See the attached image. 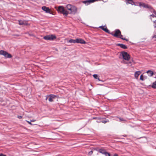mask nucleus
Returning a JSON list of instances; mask_svg holds the SVG:
<instances>
[{
    "mask_svg": "<svg viewBox=\"0 0 156 156\" xmlns=\"http://www.w3.org/2000/svg\"><path fill=\"white\" fill-rule=\"evenodd\" d=\"M58 10L66 16H67L68 14V12L65 10L63 6H59L58 7Z\"/></svg>",
    "mask_w": 156,
    "mask_h": 156,
    "instance_id": "f257e3e1",
    "label": "nucleus"
},
{
    "mask_svg": "<svg viewBox=\"0 0 156 156\" xmlns=\"http://www.w3.org/2000/svg\"><path fill=\"white\" fill-rule=\"evenodd\" d=\"M0 55H4L6 58H10L12 57V55L2 50L0 51Z\"/></svg>",
    "mask_w": 156,
    "mask_h": 156,
    "instance_id": "f03ea898",
    "label": "nucleus"
},
{
    "mask_svg": "<svg viewBox=\"0 0 156 156\" xmlns=\"http://www.w3.org/2000/svg\"><path fill=\"white\" fill-rule=\"evenodd\" d=\"M123 58L126 60H129L130 58V55L126 52L122 51L121 52Z\"/></svg>",
    "mask_w": 156,
    "mask_h": 156,
    "instance_id": "7ed1b4c3",
    "label": "nucleus"
},
{
    "mask_svg": "<svg viewBox=\"0 0 156 156\" xmlns=\"http://www.w3.org/2000/svg\"><path fill=\"white\" fill-rule=\"evenodd\" d=\"M56 38V36L55 35H47L44 36V38L46 40H54Z\"/></svg>",
    "mask_w": 156,
    "mask_h": 156,
    "instance_id": "20e7f679",
    "label": "nucleus"
},
{
    "mask_svg": "<svg viewBox=\"0 0 156 156\" xmlns=\"http://www.w3.org/2000/svg\"><path fill=\"white\" fill-rule=\"evenodd\" d=\"M110 34L115 37H119V36H123L121 34L120 31L119 29H117L115 30V34H113L112 33H110Z\"/></svg>",
    "mask_w": 156,
    "mask_h": 156,
    "instance_id": "39448f33",
    "label": "nucleus"
},
{
    "mask_svg": "<svg viewBox=\"0 0 156 156\" xmlns=\"http://www.w3.org/2000/svg\"><path fill=\"white\" fill-rule=\"evenodd\" d=\"M77 9L76 7L73 5L69 10L70 11L69 13L75 14L77 12Z\"/></svg>",
    "mask_w": 156,
    "mask_h": 156,
    "instance_id": "423d86ee",
    "label": "nucleus"
},
{
    "mask_svg": "<svg viewBox=\"0 0 156 156\" xmlns=\"http://www.w3.org/2000/svg\"><path fill=\"white\" fill-rule=\"evenodd\" d=\"M99 151V152L105 154L106 156H110V153L107 152L105 149H100V150Z\"/></svg>",
    "mask_w": 156,
    "mask_h": 156,
    "instance_id": "0eeeda50",
    "label": "nucleus"
},
{
    "mask_svg": "<svg viewBox=\"0 0 156 156\" xmlns=\"http://www.w3.org/2000/svg\"><path fill=\"white\" fill-rule=\"evenodd\" d=\"M42 9L44 11H45L46 13H49L50 14H52V12L51 11V10L48 7H47L45 6H43L42 7Z\"/></svg>",
    "mask_w": 156,
    "mask_h": 156,
    "instance_id": "6e6552de",
    "label": "nucleus"
},
{
    "mask_svg": "<svg viewBox=\"0 0 156 156\" xmlns=\"http://www.w3.org/2000/svg\"><path fill=\"white\" fill-rule=\"evenodd\" d=\"M76 43H80L81 44L86 43V42L83 39L80 38H77L76 39Z\"/></svg>",
    "mask_w": 156,
    "mask_h": 156,
    "instance_id": "1a4fd4ad",
    "label": "nucleus"
},
{
    "mask_svg": "<svg viewBox=\"0 0 156 156\" xmlns=\"http://www.w3.org/2000/svg\"><path fill=\"white\" fill-rule=\"evenodd\" d=\"M99 28H100L103 30L105 31L106 32L109 34H110L109 30L106 27H105L104 26H101L99 27Z\"/></svg>",
    "mask_w": 156,
    "mask_h": 156,
    "instance_id": "9d476101",
    "label": "nucleus"
},
{
    "mask_svg": "<svg viewBox=\"0 0 156 156\" xmlns=\"http://www.w3.org/2000/svg\"><path fill=\"white\" fill-rule=\"evenodd\" d=\"M98 1V0H87L86 1H84L83 2V3L84 4L87 3V5H88L89 4L92 3L94 2H95Z\"/></svg>",
    "mask_w": 156,
    "mask_h": 156,
    "instance_id": "9b49d317",
    "label": "nucleus"
},
{
    "mask_svg": "<svg viewBox=\"0 0 156 156\" xmlns=\"http://www.w3.org/2000/svg\"><path fill=\"white\" fill-rule=\"evenodd\" d=\"M98 119L100 121H97V122H102L104 123H105L106 122H108L109 121L108 119H107L106 120H104L103 118H98Z\"/></svg>",
    "mask_w": 156,
    "mask_h": 156,
    "instance_id": "f8f14e48",
    "label": "nucleus"
},
{
    "mask_svg": "<svg viewBox=\"0 0 156 156\" xmlns=\"http://www.w3.org/2000/svg\"><path fill=\"white\" fill-rule=\"evenodd\" d=\"M56 97V96L53 94H51L49 96L48 100L51 102L52 101L53 99L55 98Z\"/></svg>",
    "mask_w": 156,
    "mask_h": 156,
    "instance_id": "ddd939ff",
    "label": "nucleus"
},
{
    "mask_svg": "<svg viewBox=\"0 0 156 156\" xmlns=\"http://www.w3.org/2000/svg\"><path fill=\"white\" fill-rule=\"evenodd\" d=\"M19 24L20 25H28V23L24 21L19 20Z\"/></svg>",
    "mask_w": 156,
    "mask_h": 156,
    "instance_id": "4468645a",
    "label": "nucleus"
},
{
    "mask_svg": "<svg viewBox=\"0 0 156 156\" xmlns=\"http://www.w3.org/2000/svg\"><path fill=\"white\" fill-rule=\"evenodd\" d=\"M117 46H120V47L124 49H126L127 48V47L125 45V44H117Z\"/></svg>",
    "mask_w": 156,
    "mask_h": 156,
    "instance_id": "2eb2a0df",
    "label": "nucleus"
},
{
    "mask_svg": "<svg viewBox=\"0 0 156 156\" xmlns=\"http://www.w3.org/2000/svg\"><path fill=\"white\" fill-rule=\"evenodd\" d=\"M141 72L139 71L136 72L134 74V76L136 79H138V76L140 74Z\"/></svg>",
    "mask_w": 156,
    "mask_h": 156,
    "instance_id": "dca6fc26",
    "label": "nucleus"
},
{
    "mask_svg": "<svg viewBox=\"0 0 156 156\" xmlns=\"http://www.w3.org/2000/svg\"><path fill=\"white\" fill-rule=\"evenodd\" d=\"M146 73L148 74V75L150 76H152L154 74L153 72L151 70H149L147 71Z\"/></svg>",
    "mask_w": 156,
    "mask_h": 156,
    "instance_id": "f3484780",
    "label": "nucleus"
},
{
    "mask_svg": "<svg viewBox=\"0 0 156 156\" xmlns=\"http://www.w3.org/2000/svg\"><path fill=\"white\" fill-rule=\"evenodd\" d=\"M127 1V3L129 4H130L132 5H136L134 3V2L133 1V0H126Z\"/></svg>",
    "mask_w": 156,
    "mask_h": 156,
    "instance_id": "a211bd4d",
    "label": "nucleus"
},
{
    "mask_svg": "<svg viewBox=\"0 0 156 156\" xmlns=\"http://www.w3.org/2000/svg\"><path fill=\"white\" fill-rule=\"evenodd\" d=\"M144 8H148L150 9H153V8L151 5H150L148 4H145V6H144Z\"/></svg>",
    "mask_w": 156,
    "mask_h": 156,
    "instance_id": "6ab92c4d",
    "label": "nucleus"
},
{
    "mask_svg": "<svg viewBox=\"0 0 156 156\" xmlns=\"http://www.w3.org/2000/svg\"><path fill=\"white\" fill-rule=\"evenodd\" d=\"M69 42L74 43H76V39L75 40L71 39L69 41Z\"/></svg>",
    "mask_w": 156,
    "mask_h": 156,
    "instance_id": "aec40b11",
    "label": "nucleus"
},
{
    "mask_svg": "<svg viewBox=\"0 0 156 156\" xmlns=\"http://www.w3.org/2000/svg\"><path fill=\"white\" fill-rule=\"evenodd\" d=\"M73 5H70V4H68L66 6V8L68 10H69L70 9L72 8V6Z\"/></svg>",
    "mask_w": 156,
    "mask_h": 156,
    "instance_id": "412c9836",
    "label": "nucleus"
},
{
    "mask_svg": "<svg viewBox=\"0 0 156 156\" xmlns=\"http://www.w3.org/2000/svg\"><path fill=\"white\" fill-rule=\"evenodd\" d=\"M145 4L144 3L139 2V5L140 6H142L144 8Z\"/></svg>",
    "mask_w": 156,
    "mask_h": 156,
    "instance_id": "4be33fe9",
    "label": "nucleus"
},
{
    "mask_svg": "<svg viewBox=\"0 0 156 156\" xmlns=\"http://www.w3.org/2000/svg\"><path fill=\"white\" fill-rule=\"evenodd\" d=\"M93 76L96 79H97L98 78V75L97 74H94L93 75Z\"/></svg>",
    "mask_w": 156,
    "mask_h": 156,
    "instance_id": "5701e85b",
    "label": "nucleus"
},
{
    "mask_svg": "<svg viewBox=\"0 0 156 156\" xmlns=\"http://www.w3.org/2000/svg\"><path fill=\"white\" fill-rule=\"evenodd\" d=\"M154 26V28H156V20L153 21Z\"/></svg>",
    "mask_w": 156,
    "mask_h": 156,
    "instance_id": "b1692460",
    "label": "nucleus"
},
{
    "mask_svg": "<svg viewBox=\"0 0 156 156\" xmlns=\"http://www.w3.org/2000/svg\"><path fill=\"white\" fill-rule=\"evenodd\" d=\"M119 38H121V39H122V40H125V41H128V40L127 39H126V38H123V37H119Z\"/></svg>",
    "mask_w": 156,
    "mask_h": 156,
    "instance_id": "393cba45",
    "label": "nucleus"
},
{
    "mask_svg": "<svg viewBox=\"0 0 156 156\" xmlns=\"http://www.w3.org/2000/svg\"><path fill=\"white\" fill-rule=\"evenodd\" d=\"M140 80H144L143 78V76L142 74L141 75V76H140Z\"/></svg>",
    "mask_w": 156,
    "mask_h": 156,
    "instance_id": "a878e982",
    "label": "nucleus"
},
{
    "mask_svg": "<svg viewBox=\"0 0 156 156\" xmlns=\"http://www.w3.org/2000/svg\"><path fill=\"white\" fill-rule=\"evenodd\" d=\"M93 151H90L89 153H88V154L89 155H92V154L93 153Z\"/></svg>",
    "mask_w": 156,
    "mask_h": 156,
    "instance_id": "bb28decb",
    "label": "nucleus"
},
{
    "mask_svg": "<svg viewBox=\"0 0 156 156\" xmlns=\"http://www.w3.org/2000/svg\"><path fill=\"white\" fill-rule=\"evenodd\" d=\"M27 122L29 124H30L31 125H33V124L31 123V121L30 122V121H27Z\"/></svg>",
    "mask_w": 156,
    "mask_h": 156,
    "instance_id": "cd10ccee",
    "label": "nucleus"
},
{
    "mask_svg": "<svg viewBox=\"0 0 156 156\" xmlns=\"http://www.w3.org/2000/svg\"><path fill=\"white\" fill-rule=\"evenodd\" d=\"M96 151H98V152H99V150H100V149H99V148H95V149Z\"/></svg>",
    "mask_w": 156,
    "mask_h": 156,
    "instance_id": "c85d7f7f",
    "label": "nucleus"
},
{
    "mask_svg": "<svg viewBox=\"0 0 156 156\" xmlns=\"http://www.w3.org/2000/svg\"><path fill=\"white\" fill-rule=\"evenodd\" d=\"M0 156H6L5 155L1 153L0 154Z\"/></svg>",
    "mask_w": 156,
    "mask_h": 156,
    "instance_id": "c756f323",
    "label": "nucleus"
},
{
    "mask_svg": "<svg viewBox=\"0 0 156 156\" xmlns=\"http://www.w3.org/2000/svg\"><path fill=\"white\" fill-rule=\"evenodd\" d=\"M18 118L19 119H21L22 118V116L21 115L18 116Z\"/></svg>",
    "mask_w": 156,
    "mask_h": 156,
    "instance_id": "7c9ffc66",
    "label": "nucleus"
},
{
    "mask_svg": "<svg viewBox=\"0 0 156 156\" xmlns=\"http://www.w3.org/2000/svg\"><path fill=\"white\" fill-rule=\"evenodd\" d=\"M150 16H152L153 17H155V16L154 14L151 15H150Z\"/></svg>",
    "mask_w": 156,
    "mask_h": 156,
    "instance_id": "2f4dec72",
    "label": "nucleus"
},
{
    "mask_svg": "<svg viewBox=\"0 0 156 156\" xmlns=\"http://www.w3.org/2000/svg\"><path fill=\"white\" fill-rule=\"evenodd\" d=\"M113 156H118V155L117 154H114V155H113Z\"/></svg>",
    "mask_w": 156,
    "mask_h": 156,
    "instance_id": "473e14b6",
    "label": "nucleus"
},
{
    "mask_svg": "<svg viewBox=\"0 0 156 156\" xmlns=\"http://www.w3.org/2000/svg\"><path fill=\"white\" fill-rule=\"evenodd\" d=\"M35 121H36L35 120H31V122H34Z\"/></svg>",
    "mask_w": 156,
    "mask_h": 156,
    "instance_id": "72a5a7b5",
    "label": "nucleus"
},
{
    "mask_svg": "<svg viewBox=\"0 0 156 156\" xmlns=\"http://www.w3.org/2000/svg\"><path fill=\"white\" fill-rule=\"evenodd\" d=\"M119 119H120V120H121V121H123V119H121V118H119Z\"/></svg>",
    "mask_w": 156,
    "mask_h": 156,
    "instance_id": "f704fd0d",
    "label": "nucleus"
},
{
    "mask_svg": "<svg viewBox=\"0 0 156 156\" xmlns=\"http://www.w3.org/2000/svg\"><path fill=\"white\" fill-rule=\"evenodd\" d=\"M97 79L99 81H101L99 78H98Z\"/></svg>",
    "mask_w": 156,
    "mask_h": 156,
    "instance_id": "c9c22d12",
    "label": "nucleus"
},
{
    "mask_svg": "<svg viewBox=\"0 0 156 156\" xmlns=\"http://www.w3.org/2000/svg\"><path fill=\"white\" fill-rule=\"evenodd\" d=\"M122 37V36H119V37Z\"/></svg>",
    "mask_w": 156,
    "mask_h": 156,
    "instance_id": "e433bc0d",
    "label": "nucleus"
},
{
    "mask_svg": "<svg viewBox=\"0 0 156 156\" xmlns=\"http://www.w3.org/2000/svg\"><path fill=\"white\" fill-rule=\"evenodd\" d=\"M96 119V118H93V119Z\"/></svg>",
    "mask_w": 156,
    "mask_h": 156,
    "instance_id": "4c0bfd02",
    "label": "nucleus"
}]
</instances>
